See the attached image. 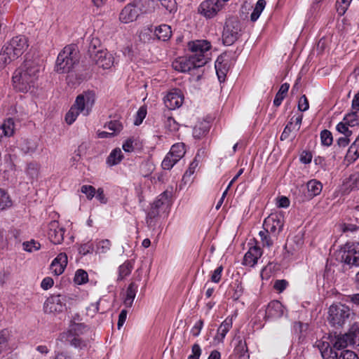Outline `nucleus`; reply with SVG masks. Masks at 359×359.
Returning a JSON list of instances; mask_svg holds the SVG:
<instances>
[{
  "label": "nucleus",
  "instance_id": "f257e3e1",
  "mask_svg": "<svg viewBox=\"0 0 359 359\" xmlns=\"http://www.w3.org/2000/svg\"><path fill=\"white\" fill-rule=\"evenodd\" d=\"M39 72V60L27 54L23 63L13 73L14 88L20 92H27L38 79Z\"/></svg>",
  "mask_w": 359,
  "mask_h": 359
},
{
  "label": "nucleus",
  "instance_id": "f03ea898",
  "mask_svg": "<svg viewBox=\"0 0 359 359\" xmlns=\"http://www.w3.org/2000/svg\"><path fill=\"white\" fill-rule=\"evenodd\" d=\"M29 47L28 40L23 35L16 36L4 46L0 52V70L18 59Z\"/></svg>",
  "mask_w": 359,
  "mask_h": 359
},
{
  "label": "nucleus",
  "instance_id": "7ed1b4c3",
  "mask_svg": "<svg viewBox=\"0 0 359 359\" xmlns=\"http://www.w3.org/2000/svg\"><path fill=\"white\" fill-rule=\"evenodd\" d=\"M95 93L93 90L84 91L79 95L74 104L65 115L66 122L70 125L75 121L79 114L88 116L95 104Z\"/></svg>",
  "mask_w": 359,
  "mask_h": 359
},
{
  "label": "nucleus",
  "instance_id": "20e7f679",
  "mask_svg": "<svg viewBox=\"0 0 359 359\" xmlns=\"http://www.w3.org/2000/svg\"><path fill=\"white\" fill-rule=\"evenodd\" d=\"M79 62V51L74 45H68L59 53L55 61V71L58 74L69 73Z\"/></svg>",
  "mask_w": 359,
  "mask_h": 359
},
{
  "label": "nucleus",
  "instance_id": "39448f33",
  "mask_svg": "<svg viewBox=\"0 0 359 359\" xmlns=\"http://www.w3.org/2000/svg\"><path fill=\"white\" fill-rule=\"evenodd\" d=\"M97 44H99V41L97 39H93L88 48V53L92 61L104 69L111 68L114 65L112 55L105 50H97Z\"/></svg>",
  "mask_w": 359,
  "mask_h": 359
},
{
  "label": "nucleus",
  "instance_id": "423d86ee",
  "mask_svg": "<svg viewBox=\"0 0 359 359\" xmlns=\"http://www.w3.org/2000/svg\"><path fill=\"white\" fill-rule=\"evenodd\" d=\"M353 313L345 304H333L329 308V322L333 326H341L346 323Z\"/></svg>",
  "mask_w": 359,
  "mask_h": 359
},
{
  "label": "nucleus",
  "instance_id": "0eeeda50",
  "mask_svg": "<svg viewBox=\"0 0 359 359\" xmlns=\"http://www.w3.org/2000/svg\"><path fill=\"white\" fill-rule=\"evenodd\" d=\"M242 25L237 19H229L224 27L222 40L224 45L231 46L241 36Z\"/></svg>",
  "mask_w": 359,
  "mask_h": 359
},
{
  "label": "nucleus",
  "instance_id": "6e6552de",
  "mask_svg": "<svg viewBox=\"0 0 359 359\" xmlns=\"http://www.w3.org/2000/svg\"><path fill=\"white\" fill-rule=\"evenodd\" d=\"M340 261L349 269L359 268V242L347 243L340 252Z\"/></svg>",
  "mask_w": 359,
  "mask_h": 359
},
{
  "label": "nucleus",
  "instance_id": "1a4fd4ad",
  "mask_svg": "<svg viewBox=\"0 0 359 359\" xmlns=\"http://www.w3.org/2000/svg\"><path fill=\"white\" fill-rule=\"evenodd\" d=\"M205 65V59L201 57L200 59L190 55L188 57H180L172 62L173 68L179 72H187L191 69L199 68Z\"/></svg>",
  "mask_w": 359,
  "mask_h": 359
},
{
  "label": "nucleus",
  "instance_id": "9d476101",
  "mask_svg": "<svg viewBox=\"0 0 359 359\" xmlns=\"http://www.w3.org/2000/svg\"><path fill=\"white\" fill-rule=\"evenodd\" d=\"M284 225V215L282 212L270 214L265 218L263 227L266 231L278 235L283 229Z\"/></svg>",
  "mask_w": 359,
  "mask_h": 359
},
{
  "label": "nucleus",
  "instance_id": "9b49d317",
  "mask_svg": "<svg viewBox=\"0 0 359 359\" xmlns=\"http://www.w3.org/2000/svg\"><path fill=\"white\" fill-rule=\"evenodd\" d=\"M224 7L220 0H205L198 7V13L205 18H211L215 16L217 13Z\"/></svg>",
  "mask_w": 359,
  "mask_h": 359
},
{
  "label": "nucleus",
  "instance_id": "f8f14e48",
  "mask_svg": "<svg viewBox=\"0 0 359 359\" xmlns=\"http://www.w3.org/2000/svg\"><path fill=\"white\" fill-rule=\"evenodd\" d=\"M210 47V42L205 40H197L189 43V48L192 53L191 55L198 57V59H200L201 57H204L205 59V64L209 60L207 53Z\"/></svg>",
  "mask_w": 359,
  "mask_h": 359
},
{
  "label": "nucleus",
  "instance_id": "ddd939ff",
  "mask_svg": "<svg viewBox=\"0 0 359 359\" xmlns=\"http://www.w3.org/2000/svg\"><path fill=\"white\" fill-rule=\"evenodd\" d=\"M65 229L60 226L57 221H51L48 224V237L55 244H61L64 240Z\"/></svg>",
  "mask_w": 359,
  "mask_h": 359
},
{
  "label": "nucleus",
  "instance_id": "4468645a",
  "mask_svg": "<svg viewBox=\"0 0 359 359\" xmlns=\"http://www.w3.org/2000/svg\"><path fill=\"white\" fill-rule=\"evenodd\" d=\"M140 8L133 4H127L119 14V20L125 24L135 21L140 14Z\"/></svg>",
  "mask_w": 359,
  "mask_h": 359
},
{
  "label": "nucleus",
  "instance_id": "2eb2a0df",
  "mask_svg": "<svg viewBox=\"0 0 359 359\" xmlns=\"http://www.w3.org/2000/svg\"><path fill=\"white\" fill-rule=\"evenodd\" d=\"M65 305L62 302L60 295L52 296L47 299L43 305L45 313H60L65 309Z\"/></svg>",
  "mask_w": 359,
  "mask_h": 359
},
{
  "label": "nucleus",
  "instance_id": "dca6fc26",
  "mask_svg": "<svg viewBox=\"0 0 359 359\" xmlns=\"http://www.w3.org/2000/svg\"><path fill=\"white\" fill-rule=\"evenodd\" d=\"M184 96L178 90H174L164 97V103L168 109L174 110L179 108L183 103Z\"/></svg>",
  "mask_w": 359,
  "mask_h": 359
},
{
  "label": "nucleus",
  "instance_id": "f3484780",
  "mask_svg": "<svg viewBox=\"0 0 359 359\" xmlns=\"http://www.w3.org/2000/svg\"><path fill=\"white\" fill-rule=\"evenodd\" d=\"M67 265V255L65 252L60 253L52 262L50 270L55 276L62 274Z\"/></svg>",
  "mask_w": 359,
  "mask_h": 359
},
{
  "label": "nucleus",
  "instance_id": "a211bd4d",
  "mask_svg": "<svg viewBox=\"0 0 359 359\" xmlns=\"http://www.w3.org/2000/svg\"><path fill=\"white\" fill-rule=\"evenodd\" d=\"M262 255V250L259 247H252L245 253L243 259V264L249 266H254L257 263V260Z\"/></svg>",
  "mask_w": 359,
  "mask_h": 359
},
{
  "label": "nucleus",
  "instance_id": "6ab92c4d",
  "mask_svg": "<svg viewBox=\"0 0 359 359\" xmlns=\"http://www.w3.org/2000/svg\"><path fill=\"white\" fill-rule=\"evenodd\" d=\"M330 342L333 348L340 350L346 348L348 346L351 345V337L349 332L344 334H334L330 336Z\"/></svg>",
  "mask_w": 359,
  "mask_h": 359
},
{
  "label": "nucleus",
  "instance_id": "aec40b11",
  "mask_svg": "<svg viewBox=\"0 0 359 359\" xmlns=\"http://www.w3.org/2000/svg\"><path fill=\"white\" fill-rule=\"evenodd\" d=\"M138 286L134 282L129 284L126 291L124 294L123 304L127 308H130L133 306V301L135 298L137 292Z\"/></svg>",
  "mask_w": 359,
  "mask_h": 359
},
{
  "label": "nucleus",
  "instance_id": "412c9836",
  "mask_svg": "<svg viewBox=\"0 0 359 359\" xmlns=\"http://www.w3.org/2000/svg\"><path fill=\"white\" fill-rule=\"evenodd\" d=\"M15 130L16 126L14 120L12 118H8L0 125V131H1L0 137H11L14 135Z\"/></svg>",
  "mask_w": 359,
  "mask_h": 359
},
{
  "label": "nucleus",
  "instance_id": "4be33fe9",
  "mask_svg": "<svg viewBox=\"0 0 359 359\" xmlns=\"http://www.w3.org/2000/svg\"><path fill=\"white\" fill-rule=\"evenodd\" d=\"M266 312L270 317L280 318L283 315V306L279 301H273L269 304Z\"/></svg>",
  "mask_w": 359,
  "mask_h": 359
},
{
  "label": "nucleus",
  "instance_id": "5701e85b",
  "mask_svg": "<svg viewBox=\"0 0 359 359\" xmlns=\"http://www.w3.org/2000/svg\"><path fill=\"white\" fill-rule=\"evenodd\" d=\"M232 327V319L226 318L222 323L220 325L217 330V333L214 338L215 341H217L218 343L222 342L224 339L226 333Z\"/></svg>",
  "mask_w": 359,
  "mask_h": 359
},
{
  "label": "nucleus",
  "instance_id": "b1692460",
  "mask_svg": "<svg viewBox=\"0 0 359 359\" xmlns=\"http://www.w3.org/2000/svg\"><path fill=\"white\" fill-rule=\"evenodd\" d=\"M171 33L170 27L165 24L156 27L154 31V34L157 39L163 41H165L170 38Z\"/></svg>",
  "mask_w": 359,
  "mask_h": 359
},
{
  "label": "nucleus",
  "instance_id": "393cba45",
  "mask_svg": "<svg viewBox=\"0 0 359 359\" xmlns=\"http://www.w3.org/2000/svg\"><path fill=\"white\" fill-rule=\"evenodd\" d=\"M309 196L310 198H313L318 195H319L323 189V184L320 182L316 180H311L307 182L306 184Z\"/></svg>",
  "mask_w": 359,
  "mask_h": 359
},
{
  "label": "nucleus",
  "instance_id": "a878e982",
  "mask_svg": "<svg viewBox=\"0 0 359 359\" xmlns=\"http://www.w3.org/2000/svg\"><path fill=\"white\" fill-rule=\"evenodd\" d=\"M66 338L69 344L75 348H83L86 346V344L79 337L72 335V334H62L61 338Z\"/></svg>",
  "mask_w": 359,
  "mask_h": 359
},
{
  "label": "nucleus",
  "instance_id": "bb28decb",
  "mask_svg": "<svg viewBox=\"0 0 359 359\" xmlns=\"http://www.w3.org/2000/svg\"><path fill=\"white\" fill-rule=\"evenodd\" d=\"M26 174L32 182L36 180L39 174V165L34 162L27 163Z\"/></svg>",
  "mask_w": 359,
  "mask_h": 359
},
{
  "label": "nucleus",
  "instance_id": "cd10ccee",
  "mask_svg": "<svg viewBox=\"0 0 359 359\" xmlns=\"http://www.w3.org/2000/svg\"><path fill=\"white\" fill-rule=\"evenodd\" d=\"M314 347L318 349L323 358L333 352L330 342L324 340L316 341Z\"/></svg>",
  "mask_w": 359,
  "mask_h": 359
},
{
  "label": "nucleus",
  "instance_id": "c85d7f7f",
  "mask_svg": "<svg viewBox=\"0 0 359 359\" xmlns=\"http://www.w3.org/2000/svg\"><path fill=\"white\" fill-rule=\"evenodd\" d=\"M346 157L351 161H355L359 157V135L348 148Z\"/></svg>",
  "mask_w": 359,
  "mask_h": 359
},
{
  "label": "nucleus",
  "instance_id": "c756f323",
  "mask_svg": "<svg viewBox=\"0 0 359 359\" xmlns=\"http://www.w3.org/2000/svg\"><path fill=\"white\" fill-rule=\"evenodd\" d=\"M123 158L122 151L121 149L116 148L109 154L107 158V163L112 166L119 163Z\"/></svg>",
  "mask_w": 359,
  "mask_h": 359
},
{
  "label": "nucleus",
  "instance_id": "7c9ffc66",
  "mask_svg": "<svg viewBox=\"0 0 359 359\" xmlns=\"http://www.w3.org/2000/svg\"><path fill=\"white\" fill-rule=\"evenodd\" d=\"M290 88V85L287 83H285L281 85L279 90L276 95V97L273 100V104L276 107L280 105L283 100L285 98L288 90Z\"/></svg>",
  "mask_w": 359,
  "mask_h": 359
},
{
  "label": "nucleus",
  "instance_id": "2f4dec72",
  "mask_svg": "<svg viewBox=\"0 0 359 359\" xmlns=\"http://www.w3.org/2000/svg\"><path fill=\"white\" fill-rule=\"evenodd\" d=\"M12 204L9 194L4 189H0V211L11 207Z\"/></svg>",
  "mask_w": 359,
  "mask_h": 359
},
{
  "label": "nucleus",
  "instance_id": "473e14b6",
  "mask_svg": "<svg viewBox=\"0 0 359 359\" xmlns=\"http://www.w3.org/2000/svg\"><path fill=\"white\" fill-rule=\"evenodd\" d=\"M133 268V265L131 261H126L121 264L118 268V280H123L126 276L130 274L131 271Z\"/></svg>",
  "mask_w": 359,
  "mask_h": 359
},
{
  "label": "nucleus",
  "instance_id": "72a5a7b5",
  "mask_svg": "<svg viewBox=\"0 0 359 359\" xmlns=\"http://www.w3.org/2000/svg\"><path fill=\"white\" fill-rule=\"evenodd\" d=\"M169 153L171 156L180 161L185 154L184 144L183 143L175 144L172 146Z\"/></svg>",
  "mask_w": 359,
  "mask_h": 359
},
{
  "label": "nucleus",
  "instance_id": "f704fd0d",
  "mask_svg": "<svg viewBox=\"0 0 359 359\" xmlns=\"http://www.w3.org/2000/svg\"><path fill=\"white\" fill-rule=\"evenodd\" d=\"M266 6V1L265 0H258L252 13L250 15V20L252 22H255L259 17L260 16V14L262 13V11L265 8Z\"/></svg>",
  "mask_w": 359,
  "mask_h": 359
},
{
  "label": "nucleus",
  "instance_id": "c9c22d12",
  "mask_svg": "<svg viewBox=\"0 0 359 359\" xmlns=\"http://www.w3.org/2000/svg\"><path fill=\"white\" fill-rule=\"evenodd\" d=\"M86 330V326L83 323H74L70 325V328L65 334H72V335L79 337Z\"/></svg>",
  "mask_w": 359,
  "mask_h": 359
},
{
  "label": "nucleus",
  "instance_id": "e433bc0d",
  "mask_svg": "<svg viewBox=\"0 0 359 359\" xmlns=\"http://www.w3.org/2000/svg\"><path fill=\"white\" fill-rule=\"evenodd\" d=\"M20 148L25 154H32L36 151L37 144L33 140H24L20 146Z\"/></svg>",
  "mask_w": 359,
  "mask_h": 359
},
{
  "label": "nucleus",
  "instance_id": "4c0bfd02",
  "mask_svg": "<svg viewBox=\"0 0 359 359\" xmlns=\"http://www.w3.org/2000/svg\"><path fill=\"white\" fill-rule=\"evenodd\" d=\"M343 120L350 127L359 125V114L358 111L346 114Z\"/></svg>",
  "mask_w": 359,
  "mask_h": 359
},
{
  "label": "nucleus",
  "instance_id": "58836bf2",
  "mask_svg": "<svg viewBox=\"0 0 359 359\" xmlns=\"http://www.w3.org/2000/svg\"><path fill=\"white\" fill-rule=\"evenodd\" d=\"M170 197V194L167 191H164L158 196L152 205H154L155 208H160L163 205H168Z\"/></svg>",
  "mask_w": 359,
  "mask_h": 359
},
{
  "label": "nucleus",
  "instance_id": "ea45409f",
  "mask_svg": "<svg viewBox=\"0 0 359 359\" xmlns=\"http://www.w3.org/2000/svg\"><path fill=\"white\" fill-rule=\"evenodd\" d=\"M74 280L75 283L78 285H81L87 283L88 280V273L83 269L77 270L76 271Z\"/></svg>",
  "mask_w": 359,
  "mask_h": 359
},
{
  "label": "nucleus",
  "instance_id": "a19ab883",
  "mask_svg": "<svg viewBox=\"0 0 359 359\" xmlns=\"http://www.w3.org/2000/svg\"><path fill=\"white\" fill-rule=\"evenodd\" d=\"M176 158L171 156L170 153H168L165 157L164 158L161 166L164 170H170L173 165L178 162Z\"/></svg>",
  "mask_w": 359,
  "mask_h": 359
},
{
  "label": "nucleus",
  "instance_id": "79ce46f5",
  "mask_svg": "<svg viewBox=\"0 0 359 359\" xmlns=\"http://www.w3.org/2000/svg\"><path fill=\"white\" fill-rule=\"evenodd\" d=\"M321 143L324 146H330L332 143L333 138L330 131L327 130H323L320 133Z\"/></svg>",
  "mask_w": 359,
  "mask_h": 359
},
{
  "label": "nucleus",
  "instance_id": "37998d69",
  "mask_svg": "<svg viewBox=\"0 0 359 359\" xmlns=\"http://www.w3.org/2000/svg\"><path fill=\"white\" fill-rule=\"evenodd\" d=\"M351 1V0H337V11L340 15H342L346 11L349 6Z\"/></svg>",
  "mask_w": 359,
  "mask_h": 359
},
{
  "label": "nucleus",
  "instance_id": "c03bdc74",
  "mask_svg": "<svg viewBox=\"0 0 359 359\" xmlns=\"http://www.w3.org/2000/svg\"><path fill=\"white\" fill-rule=\"evenodd\" d=\"M179 124L177 121L171 116H168L165 121V127L170 132H175L179 129Z\"/></svg>",
  "mask_w": 359,
  "mask_h": 359
},
{
  "label": "nucleus",
  "instance_id": "a18cd8bd",
  "mask_svg": "<svg viewBox=\"0 0 359 359\" xmlns=\"http://www.w3.org/2000/svg\"><path fill=\"white\" fill-rule=\"evenodd\" d=\"M105 127L112 131L111 133H112V135L116 133L120 132L123 128L121 123L118 121H111L105 126Z\"/></svg>",
  "mask_w": 359,
  "mask_h": 359
},
{
  "label": "nucleus",
  "instance_id": "49530a36",
  "mask_svg": "<svg viewBox=\"0 0 359 359\" xmlns=\"http://www.w3.org/2000/svg\"><path fill=\"white\" fill-rule=\"evenodd\" d=\"M81 191L86 195L88 199L91 200L96 193L95 187L90 185H83L81 188Z\"/></svg>",
  "mask_w": 359,
  "mask_h": 359
},
{
  "label": "nucleus",
  "instance_id": "de8ad7c7",
  "mask_svg": "<svg viewBox=\"0 0 359 359\" xmlns=\"http://www.w3.org/2000/svg\"><path fill=\"white\" fill-rule=\"evenodd\" d=\"M348 125L345 123V121L343 120V121L339 123L336 127L338 132L343 134L344 136L349 137L352 134V131L348 129Z\"/></svg>",
  "mask_w": 359,
  "mask_h": 359
},
{
  "label": "nucleus",
  "instance_id": "09e8293b",
  "mask_svg": "<svg viewBox=\"0 0 359 359\" xmlns=\"http://www.w3.org/2000/svg\"><path fill=\"white\" fill-rule=\"evenodd\" d=\"M351 345L355 346L359 348V329L352 328L349 331Z\"/></svg>",
  "mask_w": 359,
  "mask_h": 359
},
{
  "label": "nucleus",
  "instance_id": "8fccbe9b",
  "mask_svg": "<svg viewBox=\"0 0 359 359\" xmlns=\"http://www.w3.org/2000/svg\"><path fill=\"white\" fill-rule=\"evenodd\" d=\"M161 5L170 13L177 11V4L175 0H160Z\"/></svg>",
  "mask_w": 359,
  "mask_h": 359
},
{
  "label": "nucleus",
  "instance_id": "3c124183",
  "mask_svg": "<svg viewBox=\"0 0 359 359\" xmlns=\"http://www.w3.org/2000/svg\"><path fill=\"white\" fill-rule=\"evenodd\" d=\"M41 247V245L36 242L35 241L32 240L29 242H25L23 243V248L27 252H32L34 250H38Z\"/></svg>",
  "mask_w": 359,
  "mask_h": 359
},
{
  "label": "nucleus",
  "instance_id": "603ef678",
  "mask_svg": "<svg viewBox=\"0 0 359 359\" xmlns=\"http://www.w3.org/2000/svg\"><path fill=\"white\" fill-rule=\"evenodd\" d=\"M93 243L88 242L86 243L81 244L78 250L79 254L82 255H86L88 253H90L93 251Z\"/></svg>",
  "mask_w": 359,
  "mask_h": 359
},
{
  "label": "nucleus",
  "instance_id": "864d4df0",
  "mask_svg": "<svg viewBox=\"0 0 359 359\" xmlns=\"http://www.w3.org/2000/svg\"><path fill=\"white\" fill-rule=\"evenodd\" d=\"M269 232V231H266V230H264V231H261L259 233L264 247V246L270 247L273 244L272 241L271 240L270 237L268 235Z\"/></svg>",
  "mask_w": 359,
  "mask_h": 359
},
{
  "label": "nucleus",
  "instance_id": "5fc2aeb1",
  "mask_svg": "<svg viewBox=\"0 0 359 359\" xmlns=\"http://www.w3.org/2000/svg\"><path fill=\"white\" fill-rule=\"evenodd\" d=\"M198 163L196 160H194L189 165L188 170L183 175V180H187L195 172Z\"/></svg>",
  "mask_w": 359,
  "mask_h": 359
},
{
  "label": "nucleus",
  "instance_id": "6e6d98bb",
  "mask_svg": "<svg viewBox=\"0 0 359 359\" xmlns=\"http://www.w3.org/2000/svg\"><path fill=\"white\" fill-rule=\"evenodd\" d=\"M292 126H293V121H292V118H291V121L287 124L283 132L281 134V136H280L281 140H287V138H289L292 131L294 130L293 129Z\"/></svg>",
  "mask_w": 359,
  "mask_h": 359
},
{
  "label": "nucleus",
  "instance_id": "4d7b16f0",
  "mask_svg": "<svg viewBox=\"0 0 359 359\" xmlns=\"http://www.w3.org/2000/svg\"><path fill=\"white\" fill-rule=\"evenodd\" d=\"M309 107V101L305 95H302L298 102V109L301 111H306Z\"/></svg>",
  "mask_w": 359,
  "mask_h": 359
},
{
  "label": "nucleus",
  "instance_id": "13d9d810",
  "mask_svg": "<svg viewBox=\"0 0 359 359\" xmlns=\"http://www.w3.org/2000/svg\"><path fill=\"white\" fill-rule=\"evenodd\" d=\"M201 354V348L197 344L193 345L191 348V354L188 357V359H199Z\"/></svg>",
  "mask_w": 359,
  "mask_h": 359
},
{
  "label": "nucleus",
  "instance_id": "bf43d9fd",
  "mask_svg": "<svg viewBox=\"0 0 359 359\" xmlns=\"http://www.w3.org/2000/svg\"><path fill=\"white\" fill-rule=\"evenodd\" d=\"M223 267L222 266H218L212 273L211 276V280L215 283L219 282L222 276Z\"/></svg>",
  "mask_w": 359,
  "mask_h": 359
},
{
  "label": "nucleus",
  "instance_id": "052dcab7",
  "mask_svg": "<svg viewBox=\"0 0 359 359\" xmlns=\"http://www.w3.org/2000/svg\"><path fill=\"white\" fill-rule=\"evenodd\" d=\"M147 114V110L144 107H140L137 113V118L135 121V125H140Z\"/></svg>",
  "mask_w": 359,
  "mask_h": 359
},
{
  "label": "nucleus",
  "instance_id": "680f3d73",
  "mask_svg": "<svg viewBox=\"0 0 359 359\" xmlns=\"http://www.w3.org/2000/svg\"><path fill=\"white\" fill-rule=\"evenodd\" d=\"M207 133V129L201 126H196L193 129V135L196 138H201Z\"/></svg>",
  "mask_w": 359,
  "mask_h": 359
},
{
  "label": "nucleus",
  "instance_id": "e2e57ef3",
  "mask_svg": "<svg viewBox=\"0 0 359 359\" xmlns=\"http://www.w3.org/2000/svg\"><path fill=\"white\" fill-rule=\"evenodd\" d=\"M340 359H359V358L353 351L344 350L341 351Z\"/></svg>",
  "mask_w": 359,
  "mask_h": 359
},
{
  "label": "nucleus",
  "instance_id": "0e129e2a",
  "mask_svg": "<svg viewBox=\"0 0 359 359\" xmlns=\"http://www.w3.org/2000/svg\"><path fill=\"white\" fill-rule=\"evenodd\" d=\"M287 285L288 283L285 280H277L274 283L273 287L281 292L286 288Z\"/></svg>",
  "mask_w": 359,
  "mask_h": 359
},
{
  "label": "nucleus",
  "instance_id": "69168bd1",
  "mask_svg": "<svg viewBox=\"0 0 359 359\" xmlns=\"http://www.w3.org/2000/svg\"><path fill=\"white\" fill-rule=\"evenodd\" d=\"M203 326V321L202 320H199L195 325L191 329V334L194 337H197L199 335L201 330H202Z\"/></svg>",
  "mask_w": 359,
  "mask_h": 359
},
{
  "label": "nucleus",
  "instance_id": "338daca9",
  "mask_svg": "<svg viewBox=\"0 0 359 359\" xmlns=\"http://www.w3.org/2000/svg\"><path fill=\"white\" fill-rule=\"evenodd\" d=\"M350 182L352 188L359 189V172L350 176Z\"/></svg>",
  "mask_w": 359,
  "mask_h": 359
},
{
  "label": "nucleus",
  "instance_id": "774afa93",
  "mask_svg": "<svg viewBox=\"0 0 359 359\" xmlns=\"http://www.w3.org/2000/svg\"><path fill=\"white\" fill-rule=\"evenodd\" d=\"M54 281L52 278L46 277L43 279L41 286L43 290H48L53 285Z\"/></svg>",
  "mask_w": 359,
  "mask_h": 359
}]
</instances>
